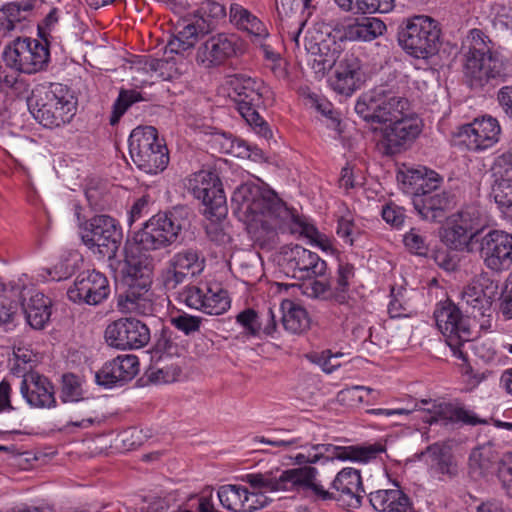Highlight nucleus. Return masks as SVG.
<instances>
[{
	"instance_id": "obj_1",
	"label": "nucleus",
	"mask_w": 512,
	"mask_h": 512,
	"mask_svg": "<svg viewBox=\"0 0 512 512\" xmlns=\"http://www.w3.org/2000/svg\"><path fill=\"white\" fill-rule=\"evenodd\" d=\"M317 474L316 468L304 466L250 475L248 481L266 491H310L319 500L337 501L348 509H357L362 505L365 491L359 470L343 468L336 474L330 489L317 482Z\"/></svg>"
},
{
	"instance_id": "obj_2",
	"label": "nucleus",
	"mask_w": 512,
	"mask_h": 512,
	"mask_svg": "<svg viewBox=\"0 0 512 512\" xmlns=\"http://www.w3.org/2000/svg\"><path fill=\"white\" fill-rule=\"evenodd\" d=\"M234 213L249 224L265 230L281 229L294 218L285 203L271 190L257 184L245 183L237 187L231 198Z\"/></svg>"
},
{
	"instance_id": "obj_3",
	"label": "nucleus",
	"mask_w": 512,
	"mask_h": 512,
	"mask_svg": "<svg viewBox=\"0 0 512 512\" xmlns=\"http://www.w3.org/2000/svg\"><path fill=\"white\" fill-rule=\"evenodd\" d=\"M277 13L281 21L280 32L285 46L294 53L306 52L316 56L314 63L317 64L319 71L332 69L343 51L342 40L338 41L331 33L314 29L307 32L302 47L300 36L306 20L300 16L284 18L278 6Z\"/></svg>"
},
{
	"instance_id": "obj_4",
	"label": "nucleus",
	"mask_w": 512,
	"mask_h": 512,
	"mask_svg": "<svg viewBox=\"0 0 512 512\" xmlns=\"http://www.w3.org/2000/svg\"><path fill=\"white\" fill-rule=\"evenodd\" d=\"M229 96L237 104V109L246 122L261 137L268 139L272 132L257 109L272 98L271 89L262 81L244 74L229 76L226 79Z\"/></svg>"
},
{
	"instance_id": "obj_5",
	"label": "nucleus",
	"mask_w": 512,
	"mask_h": 512,
	"mask_svg": "<svg viewBox=\"0 0 512 512\" xmlns=\"http://www.w3.org/2000/svg\"><path fill=\"white\" fill-rule=\"evenodd\" d=\"M76 105L73 92L61 83L37 88L29 101L34 118L47 128L69 123L76 113Z\"/></svg>"
},
{
	"instance_id": "obj_6",
	"label": "nucleus",
	"mask_w": 512,
	"mask_h": 512,
	"mask_svg": "<svg viewBox=\"0 0 512 512\" xmlns=\"http://www.w3.org/2000/svg\"><path fill=\"white\" fill-rule=\"evenodd\" d=\"M463 312L459 304L446 300L438 304L434 311V318L453 356L468 363V352L474 348V344L471 340L470 326Z\"/></svg>"
},
{
	"instance_id": "obj_7",
	"label": "nucleus",
	"mask_w": 512,
	"mask_h": 512,
	"mask_svg": "<svg viewBox=\"0 0 512 512\" xmlns=\"http://www.w3.org/2000/svg\"><path fill=\"white\" fill-rule=\"evenodd\" d=\"M441 30L429 16L419 15L407 19L398 30V43L410 56L428 59L437 54Z\"/></svg>"
},
{
	"instance_id": "obj_8",
	"label": "nucleus",
	"mask_w": 512,
	"mask_h": 512,
	"mask_svg": "<svg viewBox=\"0 0 512 512\" xmlns=\"http://www.w3.org/2000/svg\"><path fill=\"white\" fill-rule=\"evenodd\" d=\"M129 153L135 165L148 174L162 172L169 163L168 149L152 126H139L132 130Z\"/></svg>"
},
{
	"instance_id": "obj_9",
	"label": "nucleus",
	"mask_w": 512,
	"mask_h": 512,
	"mask_svg": "<svg viewBox=\"0 0 512 512\" xmlns=\"http://www.w3.org/2000/svg\"><path fill=\"white\" fill-rule=\"evenodd\" d=\"M5 65L15 72L33 74L43 70L50 59L47 39L17 38L2 54Z\"/></svg>"
},
{
	"instance_id": "obj_10",
	"label": "nucleus",
	"mask_w": 512,
	"mask_h": 512,
	"mask_svg": "<svg viewBox=\"0 0 512 512\" xmlns=\"http://www.w3.org/2000/svg\"><path fill=\"white\" fill-rule=\"evenodd\" d=\"M409 110L410 104L406 98L384 88L374 89L362 96L355 105L356 113L372 123H391Z\"/></svg>"
},
{
	"instance_id": "obj_11",
	"label": "nucleus",
	"mask_w": 512,
	"mask_h": 512,
	"mask_svg": "<svg viewBox=\"0 0 512 512\" xmlns=\"http://www.w3.org/2000/svg\"><path fill=\"white\" fill-rule=\"evenodd\" d=\"M80 235L89 249L107 257L113 267L122 240V232L115 219L108 215L94 216L81 226Z\"/></svg>"
},
{
	"instance_id": "obj_12",
	"label": "nucleus",
	"mask_w": 512,
	"mask_h": 512,
	"mask_svg": "<svg viewBox=\"0 0 512 512\" xmlns=\"http://www.w3.org/2000/svg\"><path fill=\"white\" fill-rule=\"evenodd\" d=\"M182 223L173 212H160L146 221L135 233L134 241L139 249L155 251L166 248L177 241Z\"/></svg>"
},
{
	"instance_id": "obj_13",
	"label": "nucleus",
	"mask_w": 512,
	"mask_h": 512,
	"mask_svg": "<svg viewBox=\"0 0 512 512\" xmlns=\"http://www.w3.org/2000/svg\"><path fill=\"white\" fill-rule=\"evenodd\" d=\"M185 185L187 190L202 202L207 217L220 219L226 215V196L217 174L201 170L192 174Z\"/></svg>"
},
{
	"instance_id": "obj_14",
	"label": "nucleus",
	"mask_w": 512,
	"mask_h": 512,
	"mask_svg": "<svg viewBox=\"0 0 512 512\" xmlns=\"http://www.w3.org/2000/svg\"><path fill=\"white\" fill-rule=\"evenodd\" d=\"M497 290L496 281L487 275H479L463 287L458 304L468 316L489 318L492 315V303Z\"/></svg>"
},
{
	"instance_id": "obj_15",
	"label": "nucleus",
	"mask_w": 512,
	"mask_h": 512,
	"mask_svg": "<svg viewBox=\"0 0 512 512\" xmlns=\"http://www.w3.org/2000/svg\"><path fill=\"white\" fill-rule=\"evenodd\" d=\"M479 256L490 271L501 273L512 265V234L493 229L477 239Z\"/></svg>"
},
{
	"instance_id": "obj_16",
	"label": "nucleus",
	"mask_w": 512,
	"mask_h": 512,
	"mask_svg": "<svg viewBox=\"0 0 512 512\" xmlns=\"http://www.w3.org/2000/svg\"><path fill=\"white\" fill-rule=\"evenodd\" d=\"M512 71L501 55L466 58L464 75L472 89H484L493 85V81H505Z\"/></svg>"
},
{
	"instance_id": "obj_17",
	"label": "nucleus",
	"mask_w": 512,
	"mask_h": 512,
	"mask_svg": "<svg viewBox=\"0 0 512 512\" xmlns=\"http://www.w3.org/2000/svg\"><path fill=\"white\" fill-rule=\"evenodd\" d=\"M150 338L148 326L135 318H120L105 330L108 345L120 350L140 349L149 343Z\"/></svg>"
},
{
	"instance_id": "obj_18",
	"label": "nucleus",
	"mask_w": 512,
	"mask_h": 512,
	"mask_svg": "<svg viewBox=\"0 0 512 512\" xmlns=\"http://www.w3.org/2000/svg\"><path fill=\"white\" fill-rule=\"evenodd\" d=\"M110 285L107 277L95 270L79 273L67 290L69 300L78 304L99 305L108 298Z\"/></svg>"
},
{
	"instance_id": "obj_19",
	"label": "nucleus",
	"mask_w": 512,
	"mask_h": 512,
	"mask_svg": "<svg viewBox=\"0 0 512 512\" xmlns=\"http://www.w3.org/2000/svg\"><path fill=\"white\" fill-rule=\"evenodd\" d=\"M421 120L410 112L395 119L381 131L380 143L387 155H394L406 148L421 133Z\"/></svg>"
},
{
	"instance_id": "obj_20",
	"label": "nucleus",
	"mask_w": 512,
	"mask_h": 512,
	"mask_svg": "<svg viewBox=\"0 0 512 512\" xmlns=\"http://www.w3.org/2000/svg\"><path fill=\"white\" fill-rule=\"evenodd\" d=\"M205 268V258L194 248L183 249L175 253L168 262L163 274V283L166 289H175L189 277H195Z\"/></svg>"
},
{
	"instance_id": "obj_21",
	"label": "nucleus",
	"mask_w": 512,
	"mask_h": 512,
	"mask_svg": "<svg viewBox=\"0 0 512 512\" xmlns=\"http://www.w3.org/2000/svg\"><path fill=\"white\" fill-rule=\"evenodd\" d=\"M283 267L288 276L304 280L324 275L327 265L316 253L294 245L284 248Z\"/></svg>"
},
{
	"instance_id": "obj_22",
	"label": "nucleus",
	"mask_w": 512,
	"mask_h": 512,
	"mask_svg": "<svg viewBox=\"0 0 512 512\" xmlns=\"http://www.w3.org/2000/svg\"><path fill=\"white\" fill-rule=\"evenodd\" d=\"M250 475H246V481L254 488L248 481V476ZM255 489H258L260 492H249L245 486L239 484H226L218 488L217 497L222 507L228 511L254 512L263 508L267 503V498L263 495L267 491L259 487H255Z\"/></svg>"
},
{
	"instance_id": "obj_23",
	"label": "nucleus",
	"mask_w": 512,
	"mask_h": 512,
	"mask_svg": "<svg viewBox=\"0 0 512 512\" xmlns=\"http://www.w3.org/2000/svg\"><path fill=\"white\" fill-rule=\"evenodd\" d=\"M501 127L496 118L483 116L461 127L459 137L468 150L481 152L499 141Z\"/></svg>"
},
{
	"instance_id": "obj_24",
	"label": "nucleus",
	"mask_w": 512,
	"mask_h": 512,
	"mask_svg": "<svg viewBox=\"0 0 512 512\" xmlns=\"http://www.w3.org/2000/svg\"><path fill=\"white\" fill-rule=\"evenodd\" d=\"M139 371V361L135 355H121L107 361L96 372L95 380L100 386L111 388L131 381Z\"/></svg>"
},
{
	"instance_id": "obj_25",
	"label": "nucleus",
	"mask_w": 512,
	"mask_h": 512,
	"mask_svg": "<svg viewBox=\"0 0 512 512\" xmlns=\"http://www.w3.org/2000/svg\"><path fill=\"white\" fill-rule=\"evenodd\" d=\"M235 54V36L219 33L209 37L198 47L196 61L205 68H211L225 63Z\"/></svg>"
},
{
	"instance_id": "obj_26",
	"label": "nucleus",
	"mask_w": 512,
	"mask_h": 512,
	"mask_svg": "<svg viewBox=\"0 0 512 512\" xmlns=\"http://www.w3.org/2000/svg\"><path fill=\"white\" fill-rule=\"evenodd\" d=\"M20 393L26 402L34 408H52L56 406L54 387L50 380L37 372H25Z\"/></svg>"
},
{
	"instance_id": "obj_27",
	"label": "nucleus",
	"mask_w": 512,
	"mask_h": 512,
	"mask_svg": "<svg viewBox=\"0 0 512 512\" xmlns=\"http://www.w3.org/2000/svg\"><path fill=\"white\" fill-rule=\"evenodd\" d=\"M453 204L452 194L445 190H426L424 195H416L413 200L414 208L421 218L432 222H441Z\"/></svg>"
},
{
	"instance_id": "obj_28",
	"label": "nucleus",
	"mask_w": 512,
	"mask_h": 512,
	"mask_svg": "<svg viewBox=\"0 0 512 512\" xmlns=\"http://www.w3.org/2000/svg\"><path fill=\"white\" fill-rule=\"evenodd\" d=\"M118 308L124 313L141 316L153 315L155 304L151 285H130L124 293L120 294L117 302Z\"/></svg>"
},
{
	"instance_id": "obj_29",
	"label": "nucleus",
	"mask_w": 512,
	"mask_h": 512,
	"mask_svg": "<svg viewBox=\"0 0 512 512\" xmlns=\"http://www.w3.org/2000/svg\"><path fill=\"white\" fill-rule=\"evenodd\" d=\"M368 499L377 512H416L412 500L397 483L393 488L370 492Z\"/></svg>"
},
{
	"instance_id": "obj_30",
	"label": "nucleus",
	"mask_w": 512,
	"mask_h": 512,
	"mask_svg": "<svg viewBox=\"0 0 512 512\" xmlns=\"http://www.w3.org/2000/svg\"><path fill=\"white\" fill-rule=\"evenodd\" d=\"M313 449L317 450L318 454H320V461L338 459L342 461L368 462L370 459L375 458L380 451L373 446H337L333 444H313Z\"/></svg>"
},
{
	"instance_id": "obj_31",
	"label": "nucleus",
	"mask_w": 512,
	"mask_h": 512,
	"mask_svg": "<svg viewBox=\"0 0 512 512\" xmlns=\"http://www.w3.org/2000/svg\"><path fill=\"white\" fill-rule=\"evenodd\" d=\"M23 296L22 308L27 323L33 329H43L51 316V300L42 292L33 290Z\"/></svg>"
},
{
	"instance_id": "obj_32",
	"label": "nucleus",
	"mask_w": 512,
	"mask_h": 512,
	"mask_svg": "<svg viewBox=\"0 0 512 512\" xmlns=\"http://www.w3.org/2000/svg\"><path fill=\"white\" fill-rule=\"evenodd\" d=\"M229 18L234 26L249 33L255 41L261 42L269 35L264 23L240 4H231Z\"/></svg>"
},
{
	"instance_id": "obj_33",
	"label": "nucleus",
	"mask_w": 512,
	"mask_h": 512,
	"mask_svg": "<svg viewBox=\"0 0 512 512\" xmlns=\"http://www.w3.org/2000/svg\"><path fill=\"white\" fill-rule=\"evenodd\" d=\"M423 420L430 425L440 424L442 426L457 422L475 423L474 418L470 416L466 409L450 403L433 405V410H429L427 415L423 417Z\"/></svg>"
},
{
	"instance_id": "obj_34",
	"label": "nucleus",
	"mask_w": 512,
	"mask_h": 512,
	"mask_svg": "<svg viewBox=\"0 0 512 512\" xmlns=\"http://www.w3.org/2000/svg\"><path fill=\"white\" fill-rule=\"evenodd\" d=\"M282 326L292 334H302L310 327V318L304 307L290 299L281 302Z\"/></svg>"
},
{
	"instance_id": "obj_35",
	"label": "nucleus",
	"mask_w": 512,
	"mask_h": 512,
	"mask_svg": "<svg viewBox=\"0 0 512 512\" xmlns=\"http://www.w3.org/2000/svg\"><path fill=\"white\" fill-rule=\"evenodd\" d=\"M122 273L126 286L132 284L145 286L152 283V269L145 256L126 255Z\"/></svg>"
},
{
	"instance_id": "obj_36",
	"label": "nucleus",
	"mask_w": 512,
	"mask_h": 512,
	"mask_svg": "<svg viewBox=\"0 0 512 512\" xmlns=\"http://www.w3.org/2000/svg\"><path fill=\"white\" fill-rule=\"evenodd\" d=\"M386 24L379 18L366 17L345 28V37L351 41L370 42L386 31Z\"/></svg>"
},
{
	"instance_id": "obj_37",
	"label": "nucleus",
	"mask_w": 512,
	"mask_h": 512,
	"mask_svg": "<svg viewBox=\"0 0 512 512\" xmlns=\"http://www.w3.org/2000/svg\"><path fill=\"white\" fill-rule=\"evenodd\" d=\"M497 453L489 444L481 445L472 450L469 456V474L474 479L486 477L494 471Z\"/></svg>"
},
{
	"instance_id": "obj_38",
	"label": "nucleus",
	"mask_w": 512,
	"mask_h": 512,
	"mask_svg": "<svg viewBox=\"0 0 512 512\" xmlns=\"http://www.w3.org/2000/svg\"><path fill=\"white\" fill-rule=\"evenodd\" d=\"M344 12L354 15L388 13L393 10L394 0H334Z\"/></svg>"
},
{
	"instance_id": "obj_39",
	"label": "nucleus",
	"mask_w": 512,
	"mask_h": 512,
	"mask_svg": "<svg viewBox=\"0 0 512 512\" xmlns=\"http://www.w3.org/2000/svg\"><path fill=\"white\" fill-rule=\"evenodd\" d=\"M421 455H426L429 458L430 466L437 473L449 476L456 474V466L453 463L449 447L441 443H434L428 446Z\"/></svg>"
},
{
	"instance_id": "obj_40",
	"label": "nucleus",
	"mask_w": 512,
	"mask_h": 512,
	"mask_svg": "<svg viewBox=\"0 0 512 512\" xmlns=\"http://www.w3.org/2000/svg\"><path fill=\"white\" fill-rule=\"evenodd\" d=\"M453 219L473 234L476 240L482 236L481 232L488 226L487 218L476 206H468L462 209L453 216Z\"/></svg>"
},
{
	"instance_id": "obj_41",
	"label": "nucleus",
	"mask_w": 512,
	"mask_h": 512,
	"mask_svg": "<svg viewBox=\"0 0 512 512\" xmlns=\"http://www.w3.org/2000/svg\"><path fill=\"white\" fill-rule=\"evenodd\" d=\"M463 47L467 49L465 59L470 57L481 58L489 55H500L498 52L493 51L492 41L480 29L470 30Z\"/></svg>"
},
{
	"instance_id": "obj_42",
	"label": "nucleus",
	"mask_w": 512,
	"mask_h": 512,
	"mask_svg": "<svg viewBox=\"0 0 512 512\" xmlns=\"http://www.w3.org/2000/svg\"><path fill=\"white\" fill-rule=\"evenodd\" d=\"M490 196L504 218L512 219V179L498 178L494 181Z\"/></svg>"
},
{
	"instance_id": "obj_43",
	"label": "nucleus",
	"mask_w": 512,
	"mask_h": 512,
	"mask_svg": "<svg viewBox=\"0 0 512 512\" xmlns=\"http://www.w3.org/2000/svg\"><path fill=\"white\" fill-rule=\"evenodd\" d=\"M205 293L204 313L221 315L230 308L228 292L218 284H207Z\"/></svg>"
},
{
	"instance_id": "obj_44",
	"label": "nucleus",
	"mask_w": 512,
	"mask_h": 512,
	"mask_svg": "<svg viewBox=\"0 0 512 512\" xmlns=\"http://www.w3.org/2000/svg\"><path fill=\"white\" fill-rule=\"evenodd\" d=\"M200 29L194 23L184 25L172 39L167 43V49L171 53L180 54L192 48L198 39Z\"/></svg>"
},
{
	"instance_id": "obj_45",
	"label": "nucleus",
	"mask_w": 512,
	"mask_h": 512,
	"mask_svg": "<svg viewBox=\"0 0 512 512\" xmlns=\"http://www.w3.org/2000/svg\"><path fill=\"white\" fill-rule=\"evenodd\" d=\"M354 277V266L340 263L336 275V284L331 297L341 305H349V281Z\"/></svg>"
},
{
	"instance_id": "obj_46",
	"label": "nucleus",
	"mask_w": 512,
	"mask_h": 512,
	"mask_svg": "<svg viewBox=\"0 0 512 512\" xmlns=\"http://www.w3.org/2000/svg\"><path fill=\"white\" fill-rule=\"evenodd\" d=\"M443 241L451 249L463 250L469 243H476V238L453 219L444 231Z\"/></svg>"
},
{
	"instance_id": "obj_47",
	"label": "nucleus",
	"mask_w": 512,
	"mask_h": 512,
	"mask_svg": "<svg viewBox=\"0 0 512 512\" xmlns=\"http://www.w3.org/2000/svg\"><path fill=\"white\" fill-rule=\"evenodd\" d=\"M260 442L276 447H300L304 451V455L308 464H315L320 461L318 451L313 449V444L302 445L300 438H265L261 437Z\"/></svg>"
},
{
	"instance_id": "obj_48",
	"label": "nucleus",
	"mask_w": 512,
	"mask_h": 512,
	"mask_svg": "<svg viewBox=\"0 0 512 512\" xmlns=\"http://www.w3.org/2000/svg\"><path fill=\"white\" fill-rule=\"evenodd\" d=\"M141 100H143V97L141 93L136 90H120L119 96L113 105L110 124L115 125L132 104Z\"/></svg>"
},
{
	"instance_id": "obj_49",
	"label": "nucleus",
	"mask_w": 512,
	"mask_h": 512,
	"mask_svg": "<svg viewBox=\"0 0 512 512\" xmlns=\"http://www.w3.org/2000/svg\"><path fill=\"white\" fill-rule=\"evenodd\" d=\"M206 286L207 284L186 286L178 294L179 302L184 303L189 308L204 312Z\"/></svg>"
},
{
	"instance_id": "obj_50",
	"label": "nucleus",
	"mask_w": 512,
	"mask_h": 512,
	"mask_svg": "<svg viewBox=\"0 0 512 512\" xmlns=\"http://www.w3.org/2000/svg\"><path fill=\"white\" fill-rule=\"evenodd\" d=\"M60 399L63 403H72L83 400L81 382L76 375H63Z\"/></svg>"
},
{
	"instance_id": "obj_51",
	"label": "nucleus",
	"mask_w": 512,
	"mask_h": 512,
	"mask_svg": "<svg viewBox=\"0 0 512 512\" xmlns=\"http://www.w3.org/2000/svg\"><path fill=\"white\" fill-rule=\"evenodd\" d=\"M170 323L185 335H191L200 330L202 318L186 312L177 313L170 317Z\"/></svg>"
},
{
	"instance_id": "obj_52",
	"label": "nucleus",
	"mask_w": 512,
	"mask_h": 512,
	"mask_svg": "<svg viewBox=\"0 0 512 512\" xmlns=\"http://www.w3.org/2000/svg\"><path fill=\"white\" fill-rule=\"evenodd\" d=\"M403 242L411 253L419 256H424L428 253L427 237L425 233L417 228H411L410 231L404 235Z\"/></svg>"
},
{
	"instance_id": "obj_53",
	"label": "nucleus",
	"mask_w": 512,
	"mask_h": 512,
	"mask_svg": "<svg viewBox=\"0 0 512 512\" xmlns=\"http://www.w3.org/2000/svg\"><path fill=\"white\" fill-rule=\"evenodd\" d=\"M21 9L19 4L10 3L0 9V31L8 33L16 29L20 23Z\"/></svg>"
},
{
	"instance_id": "obj_54",
	"label": "nucleus",
	"mask_w": 512,
	"mask_h": 512,
	"mask_svg": "<svg viewBox=\"0 0 512 512\" xmlns=\"http://www.w3.org/2000/svg\"><path fill=\"white\" fill-rule=\"evenodd\" d=\"M236 321L252 336H256L260 331L261 324L258 321L257 313L253 309H246L240 312L236 317Z\"/></svg>"
},
{
	"instance_id": "obj_55",
	"label": "nucleus",
	"mask_w": 512,
	"mask_h": 512,
	"mask_svg": "<svg viewBox=\"0 0 512 512\" xmlns=\"http://www.w3.org/2000/svg\"><path fill=\"white\" fill-rule=\"evenodd\" d=\"M427 172L428 170L425 167L408 168L398 172L397 180L402 182L404 185H408L416 189L418 188L420 182L424 181L423 178L426 176Z\"/></svg>"
},
{
	"instance_id": "obj_56",
	"label": "nucleus",
	"mask_w": 512,
	"mask_h": 512,
	"mask_svg": "<svg viewBox=\"0 0 512 512\" xmlns=\"http://www.w3.org/2000/svg\"><path fill=\"white\" fill-rule=\"evenodd\" d=\"M492 169L500 178L512 179V148L495 158Z\"/></svg>"
},
{
	"instance_id": "obj_57",
	"label": "nucleus",
	"mask_w": 512,
	"mask_h": 512,
	"mask_svg": "<svg viewBox=\"0 0 512 512\" xmlns=\"http://www.w3.org/2000/svg\"><path fill=\"white\" fill-rule=\"evenodd\" d=\"M342 356H344V354L341 352L332 353L330 350H325L317 355L313 361L318 364L325 373H332L341 366V363L338 362L337 359Z\"/></svg>"
},
{
	"instance_id": "obj_58",
	"label": "nucleus",
	"mask_w": 512,
	"mask_h": 512,
	"mask_svg": "<svg viewBox=\"0 0 512 512\" xmlns=\"http://www.w3.org/2000/svg\"><path fill=\"white\" fill-rule=\"evenodd\" d=\"M498 478L507 495L512 498V453L503 459L498 470Z\"/></svg>"
},
{
	"instance_id": "obj_59",
	"label": "nucleus",
	"mask_w": 512,
	"mask_h": 512,
	"mask_svg": "<svg viewBox=\"0 0 512 512\" xmlns=\"http://www.w3.org/2000/svg\"><path fill=\"white\" fill-rule=\"evenodd\" d=\"M361 79L358 76L342 77L335 75L332 86L335 91L344 95H351L359 88Z\"/></svg>"
},
{
	"instance_id": "obj_60",
	"label": "nucleus",
	"mask_w": 512,
	"mask_h": 512,
	"mask_svg": "<svg viewBox=\"0 0 512 512\" xmlns=\"http://www.w3.org/2000/svg\"><path fill=\"white\" fill-rule=\"evenodd\" d=\"M199 12L202 17H207L216 21L223 19L226 16V9L224 5L215 0H204L201 3Z\"/></svg>"
},
{
	"instance_id": "obj_61",
	"label": "nucleus",
	"mask_w": 512,
	"mask_h": 512,
	"mask_svg": "<svg viewBox=\"0 0 512 512\" xmlns=\"http://www.w3.org/2000/svg\"><path fill=\"white\" fill-rule=\"evenodd\" d=\"M382 218L386 223L398 228L404 223V210L395 204H387L382 209Z\"/></svg>"
},
{
	"instance_id": "obj_62",
	"label": "nucleus",
	"mask_w": 512,
	"mask_h": 512,
	"mask_svg": "<svg viewBox=\"0 0 512 512\" xmlns=\"http://www.w3.org/2000/svg\"><path fill=\"white\" fill-rule=\"evenodd\" d=\"M335 75L342 77L358 76L361 78L360 63L353 55L345 57L337 67Z\"/></svg>"
},
{
	"instance_id": "obj_63",
	"label": "nucleus",
	"mask_w": 512,
	"mask_h": 512,
	"mask_svg": "<svg viewBox=\"0 0 512 512\" xmlns=\"http://www.w3.org/2000/svg\"><path fill=\"white\" fill-rule=\"evenodd\" d=\"M499 313L506 320L512 319V286L506 285L498 299Z\"/></svg>"
},
{
	"instance_id": "obj_64",
	"label": "nucleus",
	"mask_w": 512,
	"mask_h": 512,
	"mask_svg": "<svg viewBox=\"0 0 512 512\" xmlns=\"http://www.w3.org/2000/svg\"><path fill=\"white\" fill-rule=\"evenodd\" d=\"M497 101L504 114L512 120V86H503L497 92Z\"/></svg>"
}]
</instances>
